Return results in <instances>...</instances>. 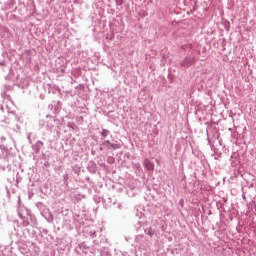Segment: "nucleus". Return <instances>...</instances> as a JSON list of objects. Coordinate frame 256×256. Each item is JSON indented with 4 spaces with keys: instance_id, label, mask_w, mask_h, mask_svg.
I'll use <instances>...</instances> for the list:
<instances>
[{
    "instance_id": "obj_2",
    "label": "nucleus",
    "mask_w": 256,
    "mask_h": 256,
    "mask_svg": "<svg viewBox=\"0 0 256 256\" xmlns=\"http://www.w3.org/2000/svg\"><path fill=\"white\" fill-rule=\"evenodd\" d=\"M110 147L112 149H121V146L119 144H110Z\"/></svg>"
},
{
    "instance_id": "obj_3",
    "label": "nucleus",
    "mask_w": 256,
    "mask_h": 256,
    "mask_svg": "<svg viewBox=\"0 0 256 256\" xmlns=\"http://www.w3.org/2000/svg\"><path fill=\"white\" fill-rule=\"evenodd\" d=\"M109 135V131L106 129L102 130V137H107Z\"/></svg>"
},
{
    "instance_id": "obj_4",
    "label": "nucleus",
    "mask_w": 256,
    "mask_h": 256,
    "mask_svg": "<svg viewBox=\"0 0 256 256\" xmlns=\"http://www.w3.org/2000/svg\"><path fill=\"white\" fill-rule=\"evenodd\" d=\"M104 143H105V145H111V141H109V140L105 141Z\"/></svg>"
},
{
    "instance_id": "obj_1",
    "label": "nucleus",
    "mask_w": 256,
    "mask_h": 256,
    "mask_svg": "<svg viewBox=\"0 0 256 256\" xmlns=\"http://www.w3.org/2000/svg\"><path fill=\"white\" fill-rule=\"evenodd\" d=\"M144 165H145L146 169H148V171H153V169H155V165L152 164V162L148 159H146L144 161Z\"/></svg>"
}]
</instances>
